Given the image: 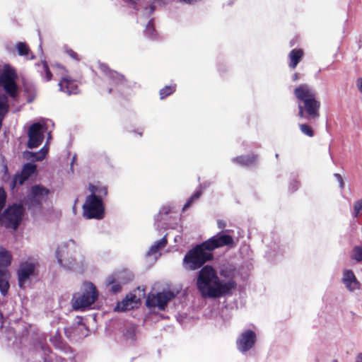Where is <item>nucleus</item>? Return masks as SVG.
I'll return each mask as SVG.
<instances>
[{
    "instance_id": "nucleus-47",
    "label": "nucleus",
    "mask_w": 362,
    "mask_h": 362,
    "mask_svg": "<svg viewBox=\"0 0 362 362\" xmlns=\"http://www.w3.org/2000/svg\"><path fill=\"white\" fill-rule=\"evenodd\" d=\"M332 362H337V360H333Z\"/></svg>"
},
{
    "instance_id": "nucleus-37",
    "label": "nucleus",
    "mask_w": 362,
    "mask_h": 362,
    "mask_svg": "<svg viewBox=\"0 0 362 362\" xmlns=\"http://www.w3.org/2000/svg\"><path fill=\"white\" fill-rule=\"evenodd\" d=\"M42 68L45 73V77L47 81H49L52 78V74L48 69V66L46 62H42Z\"/></svg>"
},
{
    "instance_id": "nucleus-31",
    "label": "nucleus",
    "mask_w": 362,
    "mask_h": 362,
    "mask_svg": "<svg viewBox=\"0 0 362 362\" xmlns=\"http://www.w3.org/2000/svg\"><path fill=\"white\" fill-rule=\"evenodd\" d=\"M352 258L358 262L362 261V247L356 246L353 250Z\"/></svg>"
},
{
    "instance_id": "nucleus-8",
    "label": "nucleus",
    "mask_w": 362,
    "mask_h": 362,
    "mask_svg": "<svg viewBox=\"0 0 362 362\" xmlns=\"http://www.w3.org/2000/svg\"><path fill=\"white\" fill-rule=\"evenodd\" d=\"M16 78V74L15 71L8 65H5L3 72L0 75V85L12 98H15L17 95Z\"/></svg>"
},
{
    "instance_id": "nucleus-13",
    "label": "nucleus",
    "mask_w": 362,
    "mask_h": 362,
    "mask_svg": "<svg viewBox=\"0 0 362 362\" xmlns=\"http://www.w3.org/2000/svg\"><path fill=\"white\" fill-rule=\"evenodd\" d=\"M174 297L175 294L171 291L158 293L152 297L148 296L146 305L148 307L157 306L160 310H164L168 303Z\"/></svg>"
},
{
    "instance_id": "nucleus-23",
    "label": "nucleus",
    "mask_w": 362,
    "mask_h": 362,
    "mask_svg": "<svg viewBox=\"0 0 362 362\" xmlns=\"http://www.w3.org/2000/svg\"><path fill=\"white\" fill-rule=\"evenodd\" d=\"M303 55V52L302 49H293L289 53V59H290V64L289 66L292 69H295L299 62V61L301 59Z\"/></svg>"
},
{
    "instance_id": "nucleus-7",
    "label": "nucleus",
    "mask_w": 362,
    "mask_h": 362,
    "mask_svg": "<svg viewBox=\"0 0 362 362\" xmlns=\"http://www.w3.org/2000/svg\"><path fill=\"white\" fill-rule=\"evenodd\" d=\"M83 215L87 218H103V207L101 200L95 194H91L86 198L83 206Z\"/></svg>"
},
{
    "instance_id": "nucleus-6",
    "label": "nucleus",
    "mask_w": 362,
    "mask_h": 362,
    "mask_svg": "<svg viewBox=\"0 0 362 362\" xmlns=\"http://www.w3.org/2000/svg\"><path fill=\"white\" fill-rule=\"evenodd\" d=\"M24 215V209L21 204H14L9 206L0 216V223L6 228H11L16 230Z\"/></svg>"
},
{
    "instance_id": "nucleus-34",
    "label": "nucleus",
    "mask_w": 362,
    "mask_h": 362,
    "mask_svg": "<svg viewBox=\"0 0 362 362\" xmlns=\"http://www.w3.org/2000/svg\"><path fill=\"white\" fill-rule=\"evenodd\" d=\"M145 33L150 37H153V36H154V28H153V23H152L151 21H150L148 23V24L146 25Z\"/></svg>"
},
{
    "instance_id": "nucleus-15",
    "label": "nucleus",
    "mask_w": 362,
    "mask_h": 362,
    "mask_svg": "<svg viewBox=\"0 0 362 362\" xmlns=\"http://www.w3.org/2000/svg\"><path fill=\"white\" fill-rule=\"evenodd\" d=\"M36 171V165L33 163H26L23 165L22 171L19 174H16L11 183V189H14L18 185H21L24 182L28 180L30 176L35 174Z\"/></svg>"
},
{
    "instance_id": "nucleus-40",
    "label": "nucleus",
    "mask_w": 362,
    "mask_h": 362,
    "mask_svg": "<svg viewBox=\"0 0 362 362\" xmlns=\"http://www.w3.org/2000/svg\"><path fill=\"white\" fill-rule=\"evenodd\" d=\"M357 87L359 89V90L362 93V78H358L357 80Z\"/></svg>"
},
{
    "instance_id": "nucleus-5",
    "label": "nucleus",
    "mask_w": 362,
    "mask_h": 362,
    "mask_svg": "<svg viewBox=\"0 0 362 362\" xmlns=\"http://www.w3.org/2000/svg\"><path fill=\"white\" fill-rule=\"evenodd\" d=\"M213 255L203 243L197 245L189 250L183 259V266L188 270H196L200 268L205 262L211 260Z\"/></svg>"
},
{
    "instance_id": "nucleus-35",
    "label": "nucleus",
    "mask_w": 362,
    "mask_h": 362,
    "mask_svg": "<svg viewBox=\"0 0 362 362\" xmlns=\"http://www.w3.org/2000/svg\"><path fill=\"white\" fill-rule=\"evenodd\" d=\"M354 209L355 216H358V213L362 210V199L358 200L354 204Z\"/></svg>"
},
{
    "instance_id": "nucleus-4",
    "label": "nucleus",
    "mask_w": 362,
    "mask_h": 362,
    "mask_svg": "<svg viewBox=\"0 0 362 362\" xmlns=\"http://www.w3.org/2000/svg\"><path fill=\"white\" fill-rule=\"evenodd\" d=\"M98 292L91 282L83 284L81 292L75 293L71 300L72 308L76 310H84L90 308L98 299Z\"/></svg>"
},
{
    "instance_id": "nucleus-16",
    "label": "nucleus",
    "mask_w": 362,
    "mask_h": 362,
    "mask_svg": "<svg viewBox=\"0 0 362 362\" xmlns=\"http://www.w3.org/2000/svg\"><path fill=\"white\" fill-rule=\"evenodd\" d=\"M256 335L251 330H247L241 334L237 340V346L240 351L245 352L250 350L255 344Z\"/></svg>"
},
{
    "instance_id": "nucleus-30",
    "label": "nucleus",
    "mask_w": 362,
    "mask_h": 362,
    "mask_svg": "<svg viewBox=\"0 0 362 362\" xmlns=\"http://www.w3.org/2000/svg\"><path fill=\"white\" fill-rule=\"evenodd\" d=\"M175 86H166V87L163 88L160 91V98L161 99L165 98L166 96H168V95L173 93L175 91Z\"/></svg>"
},
{
    "instance_id": "nucleus-9",
    "label": "nucleus",
    "mask_w": 362,
    "mask_h": 362,
    "mask_svg": "<svg viewBox=\"0 0 362 362\" xmlns=\"http://www.w3.org/2000/svg\"><path fill=\"white\" fill-rule=\"evenodd\" d=\"M47 129L44 120L33 124L28 129V147L30 148L38 147L44 139V133Z\"/></svg>"
},
{
    "instance_id": "nucleus-2",
    "label": "nucleus",
    "mask_w": 362,
    "mask_h": 362,
    "mask_svg": "<svg viewBox=\"0 0 362 362\" xmlns=\"http://www.w3.org/2000/svg\"><path fill=\"white\" fill-rule=\"evenodd\" d=\"M298 103V116L315 119L319 117L320 102L317 99L315 89L308 84H301L293 91Z\"/></svg>"
},
{
    "instance_id": "nucleus-38",
    "label": "nucleus",
    "mask_w": 362,
    "mask_h": 362,
    "mask_svg": "<svg viewBox=\"0 0 362 362\" xmlns=\"http://www.w3.org/2000/svg\"><path fill=\"white\" fill-rule=\"evenodd\" d=\"M334 175L336 177V179L337 180V181L339 182L340 188L343 189L344 187V182L341 175L339 173H335Z\"/></svg>"
},
{
    "instance_id": "nucleus-46",
    "label": "nucleus",
    "mask_w": 362,
    "mask_h": 362,
    "mask_svg": "<svg viewBox=\"0 0 362 362\" xmlns=\"http://www.w3.org/2000/svg\"><path fill=\"white\" fill-rule=\"evenodd\" d=\"M153 9H154L153 6H151V13L153 12Z\"/></svg>"
},
{
    "instance_id": "nucleus-42",
    "label": "nucleus",
    "mask_w": 362,
    "mask_h": 362,
    "mask_svg": "<svg viewBox=\"0 0 362 362\" xmlns=\"http://www.w3.org/2000/svg\"><path fill=\"white\" fill-rule=\"evenodd\" d=\"M356 362H362V353L358 355Z\"/></svg>"
},
{
    "instance_id": "nucleus-10",
    "label": "nucleus",
    "mask_w": 362,
    "mask_h": 362,
    "mask_svg": "<svg viewBox=\"0 0 362 362\" xmlns=\"http://www.w3.org/2000/svg\"><path fill=\"white\" fill-rule=\"evenodd\" d=\"M37 265V262L33 258H29L20 264L17 273L18 284L21 288H23L27 281L35 275Z\"/></svg>"
},
{
    "instance_id": "nucleus-3",
    "label": "nucleus",
    "mask_w": 362,
    "mask_h": 362,
    "mask_svg": "<svg viewBox=\"0 0 362 362\" xmlns=\"http://www.w3.org/2000/svg\"><path fill=\"white\" fill-rule=\"evenodd\" d=\"M56 257L58 263L64 268L76 270L81 267L76 258V245L72 240L58 246Z\"/></svg>"
},
{
    "instance_id": "nucleus-21",
    "label": "nucleus",
    "mask_w": 362,
    "mask_h": 362,
    "mask_svg": "<svg viewBox=\"0 0 362 362\" xmlns=\"http://www.w3.org/2000/svg\"><path fill=\"white\" fill-rule=\"evenodd\" d=\"M48 148L45 146L42 147L38 152L33 153L30 151H25L23 153V156L25 159L30 160L32 161H37L42 160L46 154L47 153Z\"/></svg>"
},
{
    "instance_id": "nucleus-1",
    "label": "nucleus",
    "mask_w": 362,
    "mask_h": 362,
    "mask_svg": "<svg viewBox=\"0 0 362 362\" xmlns=\"http://www.w3.org/2000/svg\"><path fill=\"white\" fill-rule=\"evenodd\" d=\"M236 286L234 280L221 281L211 266H204L199 272L197 286L204 298H216L229 294Z\"/></svg>"
},
{
    "instance_id": "nucleus-27",
    "label": "nucleus",
    "mask_w": 362,
    "mask_h": 362,
    "mask_svg": "<svg viewBox=\"0 0 362 362\" xmlns=\"http://www.w3.org/2000/svg\"><path fill=\"white\" fill-rule=\"evenodd\" d=\"M234 273V270L229 267H222L219 271L221 276L225 279L223 281L233 280Z\"/></svg>"
},
{
    "instance_id": "nucleus-19",
    "label": "nucleus",
    "mask_w": 362,
    "mask_h": 362,
    "mask_svg": "<svg viewBox=\"0 0 362 362\" xmlns=\"http://www.w3.org/2000/svg\"><path fill=\"white\" fill-rule=\"evenodd\" d=\"M139 301V298H137L135 295L129 294L124 300L117 303L115 309L118 311L131 310L134 308Z\"/></svg>"
},
{
    "instance_id": "nucleus-39",
    "label": "nucleus",
    "mask_w": 362,
    "mask_h": 362,
    "mask_svg": "<svg viewBox=\"0 0 362 362\" xmlns=\"http://www.w3.org/2000/svg\"><path fill=\"white\" fill-rule=\"evenodd\" d=\"M67 54L73 59L78 60L77 54L71 49L67 50Z\"/></svg>"
},
{
    "instance_id": "nucleus-28",
    "label": "nucleus",
    "mask_w": 362,
    "mask_h": 362,
    "mask_svg": "<svg viewBox=\"0 0 362 362\" xmlns=\"http://www.w3.org/2000/svg\"><path fill=\"white\" fill-rule=\"evenodd\" d=\"M256 160L255 156H240L233 159V161H237L241 165H249L252 164Z\"/></svg>"
},
{
    "instance_id": "nucleus-22",
    "label": "nucleus",
    "mask_w": 362,
    "mask_h": 362,
    "mask_svg": "<svg viewBox=\"0 0 362 362\" xmlns=\"http://www.w3.org/2000/svg\"><path fill=\"white\" fill-rule=\"evenodd\" d=\"M100 69L109 77L110 79L112 80L113 82L117 83L124 80V76L122 75L110 70L105 64H100Z\"/></svg>"
},
{
    "instance_id": "nucleus-32",
    "label": "nucleus",
    "mask_w": 362,
    "mask_h": 362,
    "mask_svg": "<svg viewBox=\"0 0 362 362\" xmlns=\"http://www.w3.org/2000/svg\"><path fill=\"white\" fill-rule=\"evenodd\" d=\"M125 337L127 339H129L130 341H134L136 339L135 328L133 327L129 328L125 333Z\"/></svg>"
},
{
    "instance_id": "nucleus-43",
    "label": "nucleus",
    "mask_w": 362,
    "mask_h": 362,
    "mask_svg": "<svg viewBox=\"0 0 362 362\" xmlns=\"http://www.w3.org/2000/svg\"><path fill=\"white\" fill-rule=\"evenodd\" d=\"M3 325V315L1 312L0 311V327H2Z\"/></svg>"
},
{
    "instance_id": "nucleus-29",
    "label": "nucleus",
    "mask_w": 362,
    "mask_h": 362,
    "mask_svg": "<svg viewBox=\"0 0 362 362\" xmlns=\"http://www.w3.org/2000/svg\"><path fill=\"white\" fill-rule=\"evenodd\" d=\"M202 194V191H197L187 202V203L183 206V210L187 209L190 205L195 201L197 200Z\"/></svg>"
},
{
    "instance_id": "nucleus-45",
    "label": "nucleus",
    "mask_w": 362,
    "mask_h": 362,
    "mask_svg": "<svg viewBox=\"0 0 362 362\" xmlns=\"http://www.w3.org/2000/svg\"><path fill=\"white\" fill-rule=\"evenodd\" d=\"M132 279V274H128V280H130V279Z\"/></svg>"
},
{
    "instance_id": "nucleus-36",
    "label": "nucleus",
    "mask_w": 362,
    "mask_h": 362,
    "mask_svg": "<svg viewBox=\"0 0 362 362\" xmlns=\"http://www.w3.org/2000/svg\"><path fill=\"white\" fill-rule=\"evenodd\" d=\"M89 188L90 191L92 193H98L100 195H101L102 194H106L107 192L106 189L105 187L101 188L100 191H98V187L94 185H90Z\"/></svg>"
},
{
    "instance_id": "nucleus-24",
    "label": "nucleus",
    "mask_w": 362,
    "mask_h": 362,
    "mask_svg": "<svg viewBox=\"0 0 362 362\" xmlns=\"http://www.w3.org/2000/svg\"><path fill=\"white\" fill-rule=\"evenodd\" d=\"M11 258V255L7 250L0 247V268L8 266Z\"/></svg>"
},
{
    "instance_id": "nucleus-17",
    "label": "nucleus",
    "mask_w": 362,
    "mask_h": 362,
    "mask_svg": "<svg viewBox=\"0 0 362 362\" xmlns=\"http://www.w3.org/2000/svg\"><path fill=\"white\" fill-rule=\"evenodd\" d=\"M341 281L346 288L351 292L358 289L360 287L359 281L356 278L354 272L350 269L344 270Z\"/></svg>"
},
{
    "instance_id": "nucleus-33",
    "label": "nucleus",
    "mask_w": 362,
    "mask_h": 362,
    "mask_svg": "<svg viewBox=\"0 0 362 362\" xmlns=\"http://www.w3.org/2000/svg\"><path fill=\"white\" fill-rule=\"evenodd\" d=\"M300 129L301 130V132L308 136H313V132L312 130V129L307 124H300Z\"/></svg>"
},
{
    "instance_id": "nucleus-44",
    "label": "nucleus",
    "mask_w": 362,
    "mask_h": 362,
    "mask_svg": "<svg viewBox=\"0 0 362 362\" xmlns=\"http://www.w3.org/2000/svg\"><path fill=\"white\" fill-rule=\"evenodd\" d=\"M297 79H298V74H295L294 76H293V80L296 81Z\"/></svg>"
},
{
    "instance_id": "nucleus-18",
    "label": "nucleus",
    "mask_w": 362,
    "mask_h": 362,
    "mask_svg": "<svg viewBox=\"0 0 362 362\" xmlns=\"http://www.w3.org/2000/svg\"><path fill=\"white\" fill-rule=\"evenodd\" d=\"M126 281L123 279L122 273L114 274L107 277L106 280L107 286H111L110 291L112 293H117L120 291L121 286L119 283H124Z\"/></svg>"
},
{
    "instance_id": "nucleus-41",
    "label": "nucleus",
    "mask_w": 362,
    "mask_h": 362,
    "mask_svg": "<svg viewBox=\"0 0 362 362\" xmlns=\"http://www.w3.org/2000/svg\"><path fill=\"white\" fill-rule=\"evenodd\" d=\"M217 223L219 228H223L226 225V223L223 221H218Z\"/></svg>"
},
{
    "instance_id": "nucleus-20",
    "label": "nucleus",
    "mask_w": 362,
    "mask_h": 362,
    "mask_svg": "<svg viewBox=\"0 0 362 362\" xmlns=\"http://www.w3.org/2000/svg\"><path fill=\"white\" fill-rule=\"evenodd\" d=\"M9 274L7 270L0 268V292L2 296H5L8 293L10 288Z\"/></svg>"
},
{
    "instance_id": "nucleus-26",
    "label": "nucleus",
    "mask_w": 362,
    "mask_h": 362,
    "mask_svg": "<svg viewBox=\"0 0 362 362\" xmlns=\"http://www.w3.org/2000/svg\"><path fill=\"white\" fill-rule=\"evenodd\" d=\"M16 48L18 49V54L21 56H25L28 59H34V56L33 54H30L29 56L30 53V49L27 44L24 42H18L16 45Z\"/></svg>"
},
{
    "instance_id": "nucleus-12",
    "label": "nucleus",
    "mask_w": 362,
    "mask_h": 362,
    "mask_svg": "<svg viewBox=\"0 0 362 362\" xmlns=\"http://www.w3.org/2000/svg\"><path fill=\"white\" fill-rule=\"evenodd\" d=\"M58 74L61 76V81L59 83L60 90L69 95L77 93L78 87L76 82L67 76L66 71L60 65L57 66Z\"/></svg>"
},
{
    "instance_id": "nucleus-11",
    "label": "nucleus",
    "mask_w": 362,
    "mask_h": 362,
    "mask_svg": "<svg viewBox=\"0 0 362 362\" xmlns=\"http://www.w3.org/2000/svg\"><path fill=\"white\" fill-rule=\"evenodd\" d=\"M233 238L230 235L220 233L204 242L203 245L211 252L221 247L233 245Z\"/></svg>"
},
{
    "instance_id": "nucleus-14",
    "label": "nucleus",
    "mask_w": 362,
    "mask_h": 362,
    "mask_svg": "<svg viewBox=\"0 0 362 362\" xmlns=\"http://www.w3.org/2000/svg\"><path fill=\"white\" fill-rule=\"evenodd\" d=\"M48 194L49 190L41 185L32 187L30 192L28 196V204L29 206L40 205L42 201L47 199Z\"/></svg>"
},
{
    "instance_id": "nucleus-25",
    "label": "nucleus",
    "mask_w": 362,
    "mask_h": 362,
    "mask_svg": "<svg viewBox=\"0 0 362 362\" xmlns=\"http://www.w3.org/2000/svg\"><path fill=\"white\" fill-rule=\"evenodd\" d=\"M167 244V240L165 237H163L160 240L157 241L153 244L147 252V256H151L156 254L158 250L164 247Z\"/></svg>"
}]
</instances>
